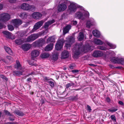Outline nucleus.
<instances>
[{"mask_svg": "<svg viewBox=\"0 0 124 124\" xmlns=\"http://www.w3.org/2000/svg\"><path fill=\"white\" fill-rule=\"evenodd\" d=\"M73 53V56L76 58L78 56L82 53H85L87 51L86 50V47H84L82 43H76L72 49Z\"/></svg>", "mask_w": 124, "mask_h": 124, "instance_id": "f257e3e1", "label": "nucleus"}, {"mask_svg": "<svg viewBox=\"0 0 124 124\" xmlns=\"http://www.w3.org/2000/svg\"><path fill=\"white\" fill-rule=\"evenodd\" d=\"M80 8L81 9V11L76 13L75 15V16L82 20L86 17H89V13L87 11H85L83 7V9H82L81 8Z\"/></svg>", "mask_w": 124, "mask_h": 124, "instance_id": "f03ea898", "label": "nucleus"}, {"mask_svg": "<svg viewBox=\"0 0 124 124\" xmlns=\"http://www.w3.org/2000/svg\"><path fill=\"white\" fill-rule=\"evenodd\" d=\"M78 8H81L83 9V7L73 2L70 3V5L69 7L68 11L70 12H75Z\"/></svg>", "mask_w": 124, "mask_h": 124, "instance_id": "7ed1b4c3", "label": "nucleus"}, {"mask_svg": "<svg viewBox=\"0 0 124 124\" xmlns=\"http://www.w3.org/2000/svg\"><path fill=\"white\" fill-rule=\"evenodd\" d=\"M10 19V16L6 13L0 14V20L3 22H5Z\"/></svg>", "mask_w": 124, "mask_h": 124, "instance_id": "20e7f679", "label": "nucleus"}, {"mask_svg": "<svg viewBox=\"0 0 124 124\" xmlns=\"http://www.w3.org/2000/svg\"><path fill=\"white\" fill-rule=\"evenodd\" d=\"M110 61L114 63H118L123 65L124 63V59L121 58H118L114 57H111L110 58Z\"/></svg>", "mask_w": 124, "mask_h": 124, "instance_id": "39448f33", "label": "nucleus"}, {"mask_svg": "<svg viewBox=\"0 0 124 124\" xmlns=\"http://www.w3.org/2000/svg\"><path fill=\"white\" fill-rule=\"evenodd\" d=\"M64 42L63 39H58L55 45V49L57 50H61L63 46Z\"/></svg>", "mask_w": 124, "mask_h": 124, "instance_id": "423d86ee", "label": "nucleus"}, {"mask_svg": "<svg viewBox=\"0 0 124 124\" xmlns=\"http://www.w3.org/2000/svg\"><path fill=\"white\" fill-rule=\"evenodd\" d=\"M75 39L74 37H71L67 39L66 41L67 43H66L65 46L68 49L70 47L72 44L74 42Z\"/></svg>", "mask_w": 124, "mask_h": 124, "instance_id": "0eeeda50", "label": "nucleus"}, {"mask_svg": "<svg viewBox=\"0 0 124 124\" xmlns=\"http://www.w3.org/2000/svg\"><path fill=\"white\" fill-rule=\"evenodd\" d=\"M43 23V22L42 21H39L34 26L32 30L30 32V33H31L39 29L42 25Z\"/></svg>", "mask_w": 124, "mask_h": 124, "instance_id": "6e6552de", "label": "nucleus"}, {"mask_svg": "<svg viewBox=\"0 0 124 124\" xmlns=\"http://www.w3.org/2000/svg\"><path fill=\"white\" fill-rule=\"evenodd\" d=\"M39 37V35L37 34H31L28 37L27 39V41L28 42H32Z\"/></svg>", "mask_w": 124, "mask_h": 124, "instance_id": "1a4fd4ad", "label": "nucleus"}, {"mask_svg": "<svg viewBox=\"0 0 124 124\" xmlns=\"http://www.w3.org/2000/svg\"><path fill=\"white\" fill-rule=\"evenodd\" d=\"M12 22L14 26L16 27L22 23V21L19 19H15L12 20Z\"/></svg>", "mask_w": 124, "mask_h": 124, "instance_id": "9d476101", "label": "nucleus"}, {"mask_svg": "<svg viewBox=\"0 0 124 124\" xmlns=\"http://www.w3.org/2000/svg\"><path fill=\"white\" fill-rule=\"evenodd\" d=\"M103 53L102 52L99 50H96L93 52L92 55L95 57H99L102 56Z\"/></svg>", "mask_w": 124, "mask_h": 124, "instance_id": "9b49d317", "label": "nucleus"}, {"mask_svg": "<svg viewBox=\"0 0 124 124\" xmlns=\"http://www.w3.org/2000/svg\"><path fill=\"white\" fill-rule=\"evenodd\" d=\"M3 33L4 34L6 35V37L8 38L13 39L15 38V36L13 35L11 33H9L8 31H5L3 32Z\"/></svg>", "mask_w": 124, "mask_h": 124, "instance_id": "f8f14e48", "label": "nucleus"}, {"mask_svg": "<svg viewBox=\"0 0 124 124\" xmlns=\"http://www.w3.org/2000/svg\"><path fill=\"white\" fill-rule=\"evenodd\" d=\"M42 14L38 12H34L32 15V16L33 17L36 19H38L40 18L42 16Z\"/></svg>", "mask_w": 124, "mask_h": 124, "instance_id": "ddd939ff", "label": "nucleus"}, {"mask_svg": "<svg viewBox=\"0 0 124 124\" xmlns=\"http://www.w3.org/2000/svg\"><path fill=\"white\" fill-rule=\"evenodd\" d=\"M39 54V51L37 50H32L31 53V55L32 58H35L38 56Z\"/></svg>", "mask_w": 124, "mask_h": 124, "instance_id": "4468645a", "label": "nucleus"}, {"mask_svg": "<svg viewBox=\"0 0 124 124\" xmlns=\"http://www.w3.org/2000/svg\"><path fill=\"white\" fill-rule=\"evenodd\" d=\"M61 56V58L62 59L66 58L69 56V53L67 51H63L62 53Z\"/></svg>", "mask_w": 124, "mask_h": 124, "instance_id": "2eb2a0df", "label": "nucleus"}, {"mask_svg": "<svg viewBox=\"0 0 124 124\" xmlns=\"http://www.w3.org/2000/svg\"><path fill=\"white\" fill-rule=\"evenodd\" d=\"M31 46L30 44H25L22 45V48L24 51H27L30 49Z\"/></svg>", "mask_w": 124, "mask_h": 124, "instance_id": "dca6fc26", "label": "nucleus"}, {"mask_svg": "<svg viewBox=\"0 0 124 124\" xmlns=\"http://www.w3.org/2000/svg\"><path fill=\"white\" fill-rule=\"evenodd\" d=\"M29 4L26 3H23L21 6L22 9L25 10H29Z\"/></svg>", "mask_w": 124, "mask_h": 124, "instance_id": "f3484780", "label": "nucleus"}, {"mask_svg": "<svg viewBox=\"0 0 124 124\" xmlns=\"http://www.w3.org/2000/svg\"><path fill=\"white\" fill-rule=\"evenodd\" d=\"M53 44L51 43L47 46L45 47V51H48L52 49L53 48Z\"/></svg>", "mask_w": 124, "mask_h": 124, "instance_id": "a211bd4d", "label": "nucleus"}, {"mask_svg": "<svg viewBox=\"0 0 124 124\" xmlns=\"http://www.w3.org/2000/svg\"><path fill=\"white\" fill-rule=\"evenodd\" d=\"M71 26L70 25H68L63 30V34L64 35L68 33L71 29Z\"/></svg>", "mask_w": 124, "mask_h": 124, "instance_id": "6ab92c4d", "label": "nucleus"}, {"mask_svg": "<svg viewBox=\"0 0 124 124\" xmlns=\"http://www.w3.org/2000/svg\"><path fill=\"white\" fill-rule=\"evenodd\" d=\"M54 22L55 21L54 20L48 21L45 24V28L46 29H47L49 26L54 23Z\"/></svg>", "mask_w": 124, "mask_h": 124, "instance_id": "aec40b11", "label": "nucleus"}, {"mask_svg": "<svg viewBox=\"0 0 124 124\" xmlns=\"http://www.w3.org/2000/svg\"><path fill=\"white\" fill-rule=\"evenodd\" d=\"M92 33L93 35L96 37L99 38L100 36V32L97 30H93L92 32Z\"/></svg>", "mask_w": 124, "mask_h": 124, "instance_id": "412c9836", "label": "nucleus"}, {"mask_svg": "<svg viewBox=\"0 0 124 124\" xmlns=\"http://www.w3.org/2000/svg\"><path fill=\"white\" fill-rule=\"evenodd\" d=\"M55 37L54 36L49 37L47 39L46 42L48 43L50 42H55Z\"/></svg>", "mask_w": 124, "mask_h": 124, "instance_id": "4be33fe9", "label": "nucleus"}, {"mask_svg": "<svg viewBox=\"0 0 124 124\" xmlns=\"http://www.w3.org/2000/svg\"><path fill=\"white\" fill-rule=\"evenodd\" d=\"M94 44L98 45H101L103 44V42L100 40L95 38L94 39L93 41Z\"/></svg>", "mask_w": 124, "mask_h": 124, "instance_id": "5701e85b", "label": "nucleus"}, {"mask_svg": "<svg viewBox=\"0 0 124 124\" xmlns=\"http://www.w3.org/2000/svg\"><path fill=\"white\" fill-rule=\"evenodd\" d=\"M4 49L6 51L8 54L12 55H13V52L10 48L6 46L4 47Z\"/></svg>", "mask_w": 124, "mask_h": 124, "instance_id": "b1692460", "label": "nucleus"}, {"mask_svg": "<svg viewBox=\"0 0 124 124\" xmlns=\"http://www.w3.org/2000/svg\"><path fill=\"white\" fill-rule=\"evenodd\" d=\"M105 43L107 44V45L110 47L111 48L115 49L116 47V46L115 45L110 43L107 40H106L105 41Z\"/></svg>", "mask_w": 124, "mask_h": 124, "instance_id": "393cba45", "label": "nucleus"}, {"mask_svg": "<svg viewBox=\"0 0 124 124\" xmlns=\"http://www.w3.org/2000/svg\"><path fill=\"white\" fill-rule=\"evenodd\" d=\"M84 38V35L82 32H80L78 37V40L80 41L83 40Z\"/></svg>", "mask_w": 124, "mask_h": 124, "instance_id": "a878e982", "label": "nucleus"}, {"mask_svg": "<svg viewBox=\"0 0 124 124\" xmlns=\"http://www.w3.org/2000/svg\"><path fill=\"white\" fill-rule=\"evenodd\" d=\"M23 71H13V75L17 76H19L22 75Z\"/></svg>", "mask_w": 124, "mask_h": 124, "instance_id": "bb28decb", "label": "nucleus"}, {"mask_svg": "<svg viewBox=\"0 0 124 124\" xmlns=\"http://www.w3.org/2000/svg\"><path fill=\"white\" fill-rule=\"evenodd\" d=\"M16 65H14L15 68H16L17 70L21 68V65L19 61H17L16 62Z\"/></svg>", "mask_w": 124, "mask_h": 124, "instance_id": "cd10ccee", "label": "nucleus"}, {"mask_svg": "<svg viewBox=\"0 0 124 124\" xmlns=\"http://www.w3.org/2000/svg\"><path fill=\"white\" fill-rule=\"evenodd\" d=\"M93 22L92 21H87L86 23V27L88 28H90L91 26L93 25Z\"/></svg>", "mask_w": 124, "mask_h": 124, "instance_id": "c85d7f7f", "label": "nucleus"}, {"mask_svg": "<svg viewBox=\"0 0 124 124\" xmlns=\"http://www.w3.org/2000/svg\"><path fill=\"white\" fill-rule=\"evenodd\" d=\"M49 56V54L47 53H45L42 54L40 57L42 58H45L48 57Z\"/></svg>", "mask_w": 124, "mask_h": 124, "instance_id": "c756f323", "label": "nucleus"}, {"mask_svg": "<svg viewBox=\"0 0 124 124\" xmlns=\"http://www.w3.org/2000/svg\"><path fill=\"white\" fill-rule=\"evenodd\" d=\"M20 17L23 19L26 18L27 16V14L25 12H23L21 13L19 15Z\"/></svg>", "mask_w": 124, "mask_h": 124, "instance_id": "7c9ffc66", "label": "nucleus"}, {"mask_svg": "<svg viewBox=\"0 0 124 124\" xmlns=\"http://www.w3.org/2000/svg\"><path fill=\"white\" fill-rule=\"evenodd\" d=\"M16 43L18 45H20L22 44L23 42V40L22 39H16L15 41Z\"/></svg>", "mask_w": 124, "mask_h": 124, "instance_id": "2f4dec72", "label": "nucleus"}, {"mask_svg": "<svg viewBox=\"0 0 124 124\" xmlns=\"http://www.w3.org/2000/svg\"><path fill=\"white\" fill-rule=\"evenodd\" d=\"M15 113L17 115L19 116H22L24 115L23 113L22 112L19 110L15 111Z\"/></svg>", "mask_w": 124, "mask_h": 124, "instance_id": "473e14b6", "label": "nucleus"}, {"mask_svg": "<svg viewBox=\"0 0 124 124\" xmlns=\"http://www.w3.org/2000/svg\"><path fill=\"white\" fill-rule=\"evenodd\" d=\"M97 48L98 49L103 50H106L108 49V48H107L102 46H98L97 47Z\"/></svg>", "mask_w": 124, "mask_h": 124, "instance_id": "72a5a7b5", "label": "nucleus"}, {"mask_svg": "<svg viewBox=\"0 0 124 124\" xmlns=\"http://www.w3.org/2000/svg\"><path fill=\"white\" fill-rule=\"evenodd\" d=\"M29 10L31 11L34 10L35 9V7L34 5H29Z\"/></svg>", "mask_w": 124, "mask_h": 124, "instance_id": "f704fd0d", "label": "nucleus"}, {"mask_svg": "<svg viewBox=\"0 0 124 124\" xmlns=\"http://www.w3.org/2000/svg\"><path fill=\"white\" fill-rule=\"evenodd\" d=\"M74 85V84L72 82L70 83H68L66 85V87L67 88H68L70 87L73 86Z\"/></svg>", "mask_w": 124, "mask_h": 124, "instance_id": "c9c22d12", "label": "nucleus"}, {"mask_svg": "<svg viewBox=\"0 0 124 124\" xmlns=\"http://www.w3.org/2000/svg\"><path fill=\"white\" fill-rule=\"evenodd\" d=\"M47 36H46L44 39H42L39 41V42L42 44H44L45 43V39L47 37Z\"/></svg>", "mask_w": 124, "mask_h": 124, "instance_id": "e433bc0d", "label": "nucleus"}, {"mask_svg": "<svg viewBox=\"0 0 124 124\" xmlns=\"http://www.w3.org/2000/svg\"><path fill=\"white\" fill-rule=\"evenodd\" d=\"M8 26L9 30L12 31L14 30V28L12 25H8Z\"/></svg>", "mask_w": 124, "mask_h": 124, "instance_id": "4c0bfd02", "label": "nucleus"}, {"mask_svg": "<svg viewBox=\"0 0 124 124\" xmlns=\"http://www.w3.org/2000/svg\"><path fill=\"white\" fill-rule=\"evenodd\" d=\"M53 59L54 60H56L58 59V55L54 54L53 56Z\"/></svg>", "mask_w": 124, "mask_h": 124, "instance_id": "58836bf2", "label": "nucleus"}, {"mask_svg": "<svg viewBox=\"0 0 124 124\" xmlns=\"http://www.w3.org/2000/svg\"><path fill=\"white\" fill-rule=\"evenodd\" d=\"M25 32H21L18 33V35L20 36L21 37H22L24 35Z\"/></svg>", "mask_w": 124, "mask_h": 124, "instance_id": "ea45409f", "label": "nucleus"}, {"mask_svg": "<svg viewBox=\"0 0 124 124\" xmlns=\"http://www.w3.org/2000/svg\"><path fill=\"white\" fill-rule=\"evenodd\" d=\"M70 99L72 101L77 100L78 99V96L76 95L75 96L72 97Z\"/></svg>", "mask_w": 124, "mask_h": 124, "instance_id": "a19ab883", "label": "nucleus"}, {"mask_svg": "<svg viewBox=\"0 0 124 124\" xmlns=\"http://www.w3.org/2000/svg\"><path fill=\"white\" fill-rule=\"evenodd\" d=\"M117 109L116 108H113L112 109H108V111L110 112H113L117 110Z\"/></svg>", "mask_w": 124, "mask_h": 124, "instance_id": "79ce46f5", "label": "nucleus"}, {"mask_svg": "<svg viewBox=\"0 0 124 124\" xmlns=\"http://www.w3.org/2000/svg\"><path fill=\"white\" fill-rule=\"evenodd\" d=\"M4 112L5 113V114L6 115H7L8 116H12V115L11 114H10V113L9 112H8V111H7V110H4Z\"/></svg>", "mask_w": 124, "mask_h": 124, "instance_id": "37998d69", "label": "nucleus"}, {"mask_svg": "<svg viewBox=\"0 0 124 124\" xmlns=\"http://www.w3.org/2000/svg\"><path fill=\"white\" fill-rule=\"evenodd\" d=\"M48 83L50 86H51L52 87H54V83L53 82L51 81H49L48 82Z\"/></svg>", "mask_w": 124, "mask_h": 124, "instance_id": "c03bdc74", "label": "nucleus"}, {"mask_svg": "<svg viewBox=\"0 0 124 124\" xmlns=\"http://www.w3.org/2000/svg\"><path fill=\"white\" fill-rule=\"evenodd\" d=\"M0 78H2L3 79H4L6 81L8 80V78L2 75H0Z\"/></svg>", "mask_w": 124, "mask_h": 124, "instance_id": "a18cd8bd", "label": "nucleus"}, {"mask_svg": "<svg viewBox=\"0 0 124 124\" xmlns=\"http://www.w3.org/2000/svg\"><path fill=\"white\" fill-rule=\"evenodd\" d=\"M7 59L9 60V61H12L13 60V58L11 56H7L6 57Z\"/></svg>", "mask_w": 124, "mask_h": 124, "instance_id": "49530a36", "label": "nucleus"}, {"mask_svg": "<svg viewBox=\"0 0 124 124\" xmlns=\"http://www.w3.org/2000/svg\"><path fill=\"white\" fill-rule=\"evenodd\" d=\"M110 117L111 119L114 121L116 120V117L114 115H111L110 116Z\"/></svg>", "mask_w": 124, "mask_h": 124, "instance_id": "de8ad7c7", "label": "nucleus"}, {"mask_svg": "<svg viewBox=\"0 0 124 124\" xmlns=\"http://www.w3.org/2000/svg\"><path fill=\"white\" fill-rule=\"evenodd\" d=\"M87 110L89 111V112H91L92 110V109L91 108L90 106L88 105H87Z\"/></svg>", "mask_w": 124, "mask_h": 124, "instance_id": "09e8293b", "label": "nucleus"}, {"mask_svg": "<svg viewBox=\"0 0 124 124\" xmlns=\"http://www.w3.org/2000/svg\"><path fill=\"white\" fill-rule=\"evenodd\" d=\"M73 24L74 25H76L77 23V22L76 21H73Z\"/></svg>", "mask_w": 124, "mask_h": 124, "instance_id": "8fccbe9b", "label": "nucleus"}, {"mask_svg": "<svg viewBox=\"0 0 124 124\" xmlns=\"http://www.w3.org/2000/svg\"><path fill=\"white\" fill-rule=\"evenodd\" d=\"M72 71L73 73L78 72V70H72Z\"/></svg>", "mask_w": 124, "mask_h": 124, "instance_id": "3c124183", "label": "nucleus"}, {"mask_svg": "<svg viewBox=\"0 0 124 124\" xmlns=\"http://www.w3.org/2000/svg\"><path fill=\"white\" fill-rule=\"evenodd\" d=\"M118 104L121 105H123L124 104V103L121 101H119L118 102Z\"/></svg>", "mask_w": 124, "mask_h": 124, "instance_id": "603ef678", "label": "nucleus"}, {"mask_svg": "<svg viewBox=\"0 0 124 124\" xmlns=\"http://www.w3.org/2000/svg\"><path fill=\"white\" fill-rule=\"evenodd\" d=\"M16 0H9V1L11 3H14Z\"/></svg>", "mask_w": 124, "mask_h": 124, "instance_id": "864d4df0", "label": "nucleus"}, {"mask_svg": "<svg viewBox=\"0 0 124 124\" xmlns=\"http://www.w3.org/2000/svg\"><path fill=\"white\" fill-rule=\"evenodd\" d=\"M109 53L110 54H112L113 55H115V54L114 52L112 51H109Z\"/></svg>", "mask_w": 124, "mask_h": 124, "instance_id": "5fc2aeb1", "label": "nucleus"}, {"mask_svg": "<svg viewBox=\"0 0 124 124\" xmlns=\"http://www.w3.org/2000/svg\"><path fill=\"white\" fill-rule=\"evenodd\" d=\"M28 62L29 64L30 65H34V64H33V63H32L31 61H29Z\"/></svg>", "mask_w": 124, "mask_h": 124, "instance_id": "6e6d98bb", "label": "nucleus"}, {"mask_svg": "<svg viewBox=\"0 0 124 124\" xmlns=\"http://www.w3.org/2000/svg\"><path fill=\"white\" fill-rule=\"evenodd\" d=\"M106 101L108 102H110V99L108 97H107V98L106 99Z\"/></svg>", "mask_w": 124, "mask_h": 124, "instance_id": "4d7b16f0", "label": "nucleus"}, {"mask_svg": "<svg viewBox=\"0 0 124 124\" xmlns=\"http://www.w3.org/2000/svg\"><path fill=\"white\" fill-rule=\"evenodd\" d=\"M3 25L0 23V29H1L3 28Z\"/></svg>", "mask_w": 124, "mask_h": 124, "instance_id": "13d9d810", "label": "nucleus"}, {"mask_svg": "<svg viewBox=\"0 0 124 124\" xmlns=\"http://www.w3.org/2000/svg\"><path fill=\"white\" fill-rule=\"evenodd\" d=\"M3 8V5L2 4H0V10L1 9Z\"/></svg>", "mask_w": 124, "mask_h": 124, "instance_id": "bf43d9fd", "label": "nucleus"}, {"mask_svg": "<svg viewBox=\"0 0 124 124\" xmlns=\"http://www.w3.org/2000/svg\"><path fill=\"white\" fill-rule=\"evenodd\" d=\"M9 120L11 121H13L14 120V119L13 118H9Z\"/></svg>", "mask_w": 124, "mask_h": 124, "instance_id": "052dcab7", "label": "nucleus"}, {"mask_svg": "<svg viewBox=\"0 0 124 124\" xmlns=\"http://www.w3.org/2000/svg\"><path fill=\"white\" fill-rule=\"evenodd\" d=\"M31 80V78H28L27 79V81H30Z\"/></svg>", "mask_w": 124, "mask_h": 124, "instance_id": "680f3d73", "label": "nucleus"}, {"mask_svg": "<svg viewBox=\"0 0 124 124\" xmlns=\"http://www.w3.org/2000/svg\"><path fill=\"white\" fill-rule=\"evenodd\" d=\"M73 67L72 66H70L69 67L70 69H72L73 68Z\"/></svg>", "mask_w": 124, "mask_h": 124, "instance_id": "e2e57ef3", "label": "nucleus"}, {"mask_svg": "<svg viewBox=\"0 0 124 124\" xmlns=\"http://www.w3.org/2000/svg\"><path fill=\"white\" fill-rule=\"evenodd\" d=\"M33 72H32L31 73V74H29V75H31V74H33Z\"/></svg>", "mask_w": 124, "mask_h": 124, "instance_id": "0e129e2a", "label": "nucleus"}, {"mask_svg": "<svg viewBox=\"0 0 124 124\" xmlns=\"http://www.w3.org/2000/svg\"><path fill=\"white\" fill-rule=\"evenodd\" d=\"M42 104H43V103H44V101L43 100L42 101Z\"/></svg>", "mask_w": 124, "mask_h": 124, "instance_id": "69168bd1", "label": "nucleus"}, {"mask_svg": "<svg viewBox=\"0 0 124 124\" xmlns=\"http://www.w3.org/2000/svg\"><path fill=\"white\" fill-rule=\"evenodd\" d=\"M1 114H2V113H1V112H0V117H1Z\"/></svg>", "mask_w": 124, "mask_h": 124, "instance_id": "338daca9", "label": "nucleus"}, {"mask_svg": "<svg viewBox=\"0 0 124 124\" xmlns=\"http://www.w3.org/2000/svg\"><path fill=\"white\" fill-rule=\"evenodd\" d=\"M8 124H11V123H8Z\"/></svg>", "mask_w": 124, "mask_h": 124, "instance_id": "774afa93", "label": "nucleus"}]
</instances>
